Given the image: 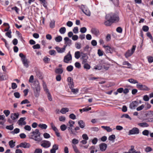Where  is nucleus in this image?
<instances>
[{"label":"nucleus","mask_w":153,"mask_h":153,"mask_svg":"<svg viewBox=\"0 0 153 153\" xmlns=\"http://www.w3.org/2000/svg\"><path fill=\"white\" fill-rule=\"evenodd\" d=\"M68 81V85L69 88H72L74 87V83L73 82V79L71 77H69L67 79Z\"/></svg>","instance_id":"17"},{"label":"nucleus","mask_w":153,"mask_h":153,"mask_svg":"<svg viewBox=\"0 0 153 153\" xmlns=\"http://www.w3.org/2000/svg\"><path fill=\"white\" fill-rule=\"evenodd\" d=\"M123 117H125L126 118H128L130 119H131V118L129 116V115L128 114H123L121 116V118H123Z\"/></svg>","instance_id":"58"},{"label":"nucleus","mask_w":153,"mask_h":153,"mask_svg":"<svg viewBox=\"0 0 153 153\" xmlns=\"http://www.w3.org/2000/svg\"><path fill=\"white\" fill-rule=\"evenodd\" d=\"M103 53L104 52L100 49H99L98 50L97 54L99 56H102L103 54Z\"/></svg>","instance_id":"50"},{"label":"nucleus","mask_w":153,"mask_h":153,"mask_svg":"<svg viewBox=\"0 0 153 153\" xmlns=\"http://www.w3.org/2000/svg\"><path fill=\"white\" fill-rule=\"evenodd\" d=\"M3 113L6 117H8L10 114V112L9 110H5L4 111Z\"/></svg>","instance_id":"49"},{"label":"nucleus","mask_w":153,"mask_h":153,"mask_svg":"<svg viewBox=\"0 0 153 153\" xmlns=\"http://www.w3.org/2000/svg\"><path fill=\"white\" fill-rule=\"evenodd\" d=\"M26 119L25 117H21L17 122V123L19 125L22 126L26 125V123L24 121Z\"/></svg>","instance_id":"13"},{"label":"nucleus","mask_w":153,"mask_h":153,"mask_svg":"<svg viewBox=\"0 0 153 153\" xmlns=\"http://www.w3.org/2000/svg\"><path fill=\"white\" fill-rule=\"evenodd\" d=\"M152 150V148L149 146H147L145 149V152H149L151 151Z\"/></svg>","instance_id":"52"},{"label":"nucleus","mask_w":153,"mask_h":153,"mask_svg":"<svg viewBox=\"0 0 153 153\" xmlns=\"http://www.w3.org/2000/svg\"><path fill=\"white\" fill-rule=\"evenodd\" d=\"M75 124V122L71 120H69L68 123L67 124V126H69L72 127L74 126V124Z\"/></svg>","instance_id":"30"},{"label":"nucleus","mask_w":153,"mask_h":153,"mask_svg":"<svg viewBox=\"0 0 153 153\" xmlns=\"http://www.w3.org/2000/svg\"><path fill=\"white\" fill-rule=\"evenodd\" d=\"M15 142H14L13 140H11L9 141V145L10 146V147L13 148L15 146Z\"/></svg>","instance_id":"33"},{"label":"nucleus","mask_w":153,"mask_h":153,"mask_svg":"<svg viewBox=\"0 0 153 153\" xmlns=\"http://www.w3.org/2000/svg\"><path fill=\"white\" fill-rule=\"evenodd\" d=\"M67 126L65 124H62L60 126V128L62 131H64L67 128Z\"/></svg>","instance_id":"48"},{"label":"nucleus","mask_w":153,"mask_h":153,"mask_svg":"<svg viewBox=\"0 0 153 153\" xmlns=\"http://www.w3.org/2000/svg\"><path fill=\"white\" fill-rule=\"evenodd\" d=\"M67 128L68 130L70 131V133L71 134H75V133L73 131V129L71 127L69 126H67Z\"/></svg>","instance_id":"32"},{"label":"nucleus","mask_w":153,"mask_h":153,"mask_svg":"<svg viewBox=\"0 0 153 153\" xmlns=\"http://www.w3.org/2000/svg\"><path fill=\"white\" fill-rule=\"evenodd\" d=\"M136 86L140 90L148 91L150 90V89L146 86L141 83L137 84Z\"/></svg>","instance_id":"6"},{"label":"nucleus","mask_w":153,"mask_h":153,"mask_svg":"<svg viewBox=\"0 0 153 153\" xmlns=\"http://www.w3.org/2000/svg\"><path fill=\"white\" fill-rule=\"evenodd\" d=\"M138 125L140 127H148L149 125L146 123H142L138 124Z\"/></svg>","instance_id":"29"},{"label":"nucleus","mask_w":153,"mask_h":153,"mask_svg":"<svg viewBox=\"0 0 153 153\" xmlns=\"http://www.w3.org/2000/svg\"><path fill=\"white\" fill-rule=\"evenodd\" d=\"M42 150L41 149H36L34 151V153H42Z\"/></svg>","instance_id":"62"},{"label":"nucleus","mask_w":153,"mask_h":153,"mask_svg":"<svg viewBox=\"0 0 153 153\" xmlns=\"http://www.w3.org/2000/svg\"><path fill=\"white\" fill-rule=\"evenodd\" d=\"M82 10L83 12L87 16H90L91 13L88 9H86L85 8L84 9H82Z\"/></svg>","instance_id":"22"},{"label":"nucleus","mask_w":153,"mask_h":153,"mask_svg":"<svg viewBox=\"0 0 153 153\" xmlns=\"http://www.w3.org/2000/svg\"><path fill=\"white\" fill-rule=\"evenodd\" d=\"M86 28L85 27L81 28L80 29V31L82 33H85L86 31Z\"/></svg>","instance_id":"59"},{"label":"nucleus","mask_w":153,"mask_h":153,"mask_svg":"<svg viewBox=\"0 0 153 153\" xmlns=\"http://www.w3.org/2000/svg\"><path fill=\"white\" fill-rule=\"evenodd\" d=\"M115 138V136L114 134H112L109 136L108 137V140L110 141L114 140Z\"/></svg>","instance_id":"43"},{"label":"nucleus","mask_w":153,"mask_h":153,"mask_svg":"<svg viewBox=\"0 0 153 153\" xmlns=\"http://www.w3.org/2000/svg\"><path fill=\"white\" fill-rule=\"evenodd\" d=\"M104 61L103 60H102L101 61V63L100 64H101L102 65V67H104V68L106 70H108L109 67L108 66H105V63H104Z\"/></svg>","instance_id":"27"},{"label":"nucleus","mask_w":153,"mask_h":153,"mask_svg":"<svg viewBox=\"0 0 153 153\" xmlns=\"http://www.w3.org/2000/svg\"><path fill=\"white\" fill-rule=\"evenodd\" d=\"M73 69V67L71 65L68 66L66 68L67 70L69 72L72 71Z\"/></svg>","instance_id":"44"},{"label":"nucleus","mask_w":153,"mask_h":153,"mask_svg":"<svg viewBox=\"0 0 153 153\" xmlns=\"http://www.w3.org/2000/svg\"><path fill=\"white\" fill-rule=\"evenodd\" d=\"M136 47V45H133L131 50H128L127 51L125 54V56L126 57H130L133 54L135 51Z\"/></svg>","instance_id":"5"},{"label":"nucleus","mask_w":153,"mask_h":153,"mask_svg":"<svg viewBox=\"0 0 153 153\" xmlns=\"http://www.w3.org/2000/svg\"><path fill=\"white\" fill-rule=\"evenodd\" d=\"M59 149V145L57 144H54L52 146V149L50 150L51 153H56V151Z\"/></svg>","instance_id":"15"},{"label":"nucleus","mask_w":153,"mask_h":153,"mask_svg":"<svg viewBox=\"0 0 153 153\" xmlns=\"http://www.w3.org/2000/svg\"><path fill=\"white\" fill-rule=\"evenodd\" d=\"M103 47L104 48L106 52L107 53H112L114 52L115 51V49L113 47L104 45L103 46Z\"/></svg>","instance_id":"4"},{"label":"nucleus","mask_w":153,"mask_h":153,"mask_svg":"<svg viewBox=\"0 0 153 153\" xmlns=\"http://www.w3.org/2000/svg\"><path fill=\"white\" fill-rule=\"evenodd\" d=\"M74 87H72V88H70L71 89V91L74 93V94H76L79 91V90L78 89H74L73 88Z\"/></svg>","instance_id":"41"},{"label":"nucleus","mask_w":153,"mask_h":153,"mask_svg":"<svg viewBox=\"0 0 153 153\" xmlns=\"http://www.w3.org/2000/svg\"><path fill=\"white\" fill-rule=\"evenodd\" d=\"M19 114L18 113L11 114L10 117L13 120H14L19 118Z\"/></svg>","instance_id":"20"},{"label":"nucleus","mask_w":153,"mask_h":153,"mask_svg":"<svg viewBox=\"0 0 153 153\" xmlns=\"http://www.w3.org/2000/svg\"><path fill=\"white\" fill-rule=\"evenodd\" d=\"M80 52L79 51H76L75 53V57L76 59H78L80 57Z\"/></svg>","instance_id":"39"},{"label":"nucleus","mask_w":153,"mask_h":153,"mask_svg":"<svg viewBox=\"0 0 153 153\" xmlns=\"http://www.w3.org/2000/svg\"><path fill=\"white\" fill-rule=\"evenodd\" d=\"M55 72L56 74H62L63 72V70L62 68H57L55 70Z\"/></svg>","instance_id":"24"},{"label":"nucleus","mask_w":153,"mask_h":153,"mask_svg":"<svg viewBox=\"0 0 153 153\" xmlns=\"http://www.w3.org/2000/svg\"><path fill=\"white\" fill-rule=\"evenodd\" d=\"M19 56L21 57V60L24 66L26 68H28L29 62L25 56L24 55L23 53H19Z\"/></svg>","instance_id":"3"},{"label":"nucleus","mask_w":153,"mask_h":153,"mask_svg":"<svg viewBox=\"0 0 153 153\" xmlns=\"http://www.w3.org/2000/svg\"><path fill=\"white\" fill-rule=\"evenodd\" d=\"M107 20L105 21L104 22V25L106 26H111L113 23L109 19H106Z\"/></svg>","instance_id":"23"},{"label":"nucleus","mask_w":153,"mask_h":153,"mask_svg":"<svg viewBox=\"0 0 153 153\" xmlns=\"http://www.w3.org/2000/svg\"><path fill=\"white\" fill-rule=\"evenodd\" d=\"M51 143L49 141L43 140L41 142V146L44 148H48L51 146Z\"/></svg>","instance_id":"8"},{"label":"nucleus","mask_w":153,"mask_h":153,"mask_svg":"<svg viewBox=\"0 0 153 153\" xmlns=\"http://www.w3.org/2000/svg\"><path fill=\"white\" fill-rule=\"evenodd\" d=\"M55 40L56 42H60L62 41V37L60 36H59L55 38Z\"/></svg>","instance_id":"38"},{"label":"nucleus","mask_w":153,"mask_h":153,"mask_svg":"<svg viewBox=\"0 0 153 153\" xmlns=\"http://www.w3.org/2000/svg\"><path fill=\"white\" fill-rule=\"evenodd\" d=\"M39 127L42 129H46L47 128V126L44 124H40L38 125Z\"/></svg>","instance_id":"28"},{"label":"nucleus","mask_w":153,"mask_h":153,"mask_svg":"<svg viewBox=\"0 0 153 153\" xmlns=\"http://www.w3.org/2000/svg\"><path fill=\"white\" fill-rule=\"evenodd\" d=\"M11 9L12 10H15L17 14L19 13V9L17 7L15 6L12 8Z\"/></svg>","instance_id":"53"},{"label":"nucleus","mask_w":153,"mask_h":153,"mask_svg":"<svg viewBox=\"0 0 153 153\" xmlns=\"http://www.w3.org/2000/svg\"><path fill=\"white\" fill-rule=\"evenodd\" d=\"M143 30L145 32H147L149 30V27L146 25H144L142 27Z\"/></svg>","instance_id":"47"},{"label":"nucleus","mask_w":153,"mask_h":153,"mask_svg":"<svg viewBox=\"0 0 153 153\" xmlns=\"http://www.w3.org/2000/svg\"><path fill=\"white\" fill-rule=\"evenodd\" d=\"M69 111V109L67 108H63L61 111L60 112L62 114H65L66 112H68Z\"/></svg>","instance_id":"26"},{"label":"nucleus","mask_w":153,"mask_h":153,"mask_svg":"<svg viewBox=\"0 0 153 153\" xmlns=\"http://www.w3.org/2000/svg\"><path fill=\"white\" fill-rule=\"evenodd\" d=\"M11 32L10 30H9L7 32L5 33V35L6 36H7L8 37L10 38H11L12 36L11 35Z\"/></svg>","instance_id":"51"},{"label":"nucleus","mask_w":153,"mask_h":153,"mask_svg":"<svg viewBox=\"0 0 153 153\" xmlns=\"http://www.w3.org/2000/svg\"><path fill=\"white\" fill-rule=\"evenodd\" d=\"M105 19H109L113 23L118 22L120 18L117 13H111L106 15Z\"/></svg>","instance_id":"2"},{"label":"nucleus","mask_w":153,"mask_h":153,"mask_svg":"<svg viewBox=\"0 0 153 153\" xmlns=\"http://www.w3.org/2000/svg\"><path fill=\"white\" fill-rule=\"evenodd\" d=\"M30 102L27 99H25L22 101L21 102L20 104L21 105L25 104H27L30 103Z\"/></svg>","instance_id":"56"},{"label":"nucleus","mask_w":153,"mask_h":153,"mask_svg":"<svg viewBox=\"0 0 153 153\" xmlns=\"http://www.w3.org/2000/svg\"><path fill=\"white\" fill-rule=\"evenodd\" d=\"M131 149H129L128 151L129 153H135L136 150L134 149V146H131Z\"/></svg>","instance_id":"34"},{"label":"nucleus","mask_w":153,"mask_h":153,"mask_svg":"<svg viewBox=\"0 0 153 153\" xmlns=\"http://www.w3.org/2000/svg\"><path fill=\"white\" fill-rule=\"evenodd\" d=\"M78 124L81 128H84L85 126V123L82 120H80L78 122Z\"/></svg>","instance_id":"21"},{"label":"nucleus","mask_w":153,"mask_h":153,"mask_svg":"<svg viewBox=\"0 0 153 153\" xmlns=\"http://www.w3.org/2000/svg\"><path fill=\"white\" fill-rule=\"evenodd\" d=\"M84 64V68L85 69H89L91 68V66L90 65L87 63H85Z\"/></svg>","instance_id":"40"},{"label":"nucleus","mask_w":153,"mask_h":153,"mask_svg":"<svg viewBox=\"0 0 153 153\" xmlns=\"http://www.w3.org/2000/svg\"><path fill=\"white\" fill-rule=\"evenodd\" d=\"M149 134V131L147 130H145L142 132V134L146 136H148Z\"/></svg>","instance_id":"63"},{"label":"nucleus","mask_w":153,"mask_h":153,"mask_svg":"<svg viewBox=\"0 0 153 153\" xmlns=\"http://www.w3.org/2000/svg\"><path fill=\"white\" fill-rule=\"evenodd\" d=\"M20 131V129L18 128H16L12 132V133L13 134H17L19 133Z\"/></svg>","instance_id":"45"},{"label":"nucleus","mask_w":153,"mask_h":153,"mask_svg":"<svg viewBox=\"0 0 153 153\" xmlns=\"http://www.w3.org/2000/svg\"><path fill=\"white\" fill-rule=\"evenodd\" d=\"M61 76L60 74L57 75L56 76V79L57 81H59L61 79Z\"/></svg>","instance_id":"64"},{"label":"nucleus","mask_w":153,"mask_h":153,"mask_svg":"<svg viewBox=\"0 0 153 153\" xmlns=\"http://www.w3.org/2000/svg\"><path fill=\"white\" fill-rule=\"evenodd\" d=\"M80 128H79V127L78 126H76L75 127L74 129H73V131L75 133V134H72L73 135H76L77 133H78V132L77 131L79 130H80Z\"/></svg>","instance_id":"37"},{"label":"nucleus","mask_w":153,"mask_h":153,"mask_svg":"<svg viewBox=\"0 0 153 153\" xmlns=\"http://www.w3.org/2000/svg\"><path fill=\"white\" fill-rule=\"evenodd\" d=\"M19 147L23 148L25 149L29 148L30 146V145L29 143H27L26 142H24L21 143L19 144Z\"/></svg>","instance_id":"12"},{"label":"nucleus","mask_w":153,"mask_h":153,"mask_svg":"<svg viewBox=\"0 0 153 153\" xmlns=\"http://www.w3.org/2000/svg\"><path fill=\"white\" fill-rule=\"evenodd\" d=\"M41 134L38 129H36L35 131L30 132L29 135V138L34 140L37 143L41 141L42 140L40 137Z\"/></svg>","instance_id":"1"},{"label":"nucleus","mask_w":153,"mask_h":153,"mask_svg":"<svg viewBox=\"0 0 153 153\" xmlns=\"http://www.w3.org/2000/svg\"><path fill=\"white\" fill-rule=\"evenodd\" d=\"M67 47V45H64L63 48H60L58 46H56L55 48L58 53H61L64 52Z\"/></svg>","instance_id":"11"},{"label":"nucleus","mask_w":153,"mask_h":153,"mask_svg":"<svg viewBox=\"0 0 153 153\" xmlns=\"http://www.w3.org/2000/svg\"><path fill=\"white\" fill-rule=\"evenodd\" d=\"M107 146V144L104 143H102L99 145L100 150L102 152L105 151L106 150Z\"/></svg>","instance_id":"16"},{"label":"nucleus","mask_w":153,"mask_h":153,"mask_svg":"<svg viewBox=\"0 0 153 153\" xmlns=\"http://www.w3.org/2000/svg\"><path fill=\"white\" fill-rule=\"evenodd\" d=\"M59 31L61 34H64L66 32V28L64 27H62L60 28Z\"/></svg>","instance_id":"36"},{"label":"nucleus","mask_w":153,"mask_h":153,"mask_svg":"<svg viewBox=\"0 0 153 153\" xmlns=\"http://www.w3.org/2000/svg\"><path fill=\"white\" fill-rule=\"evenodd\" d=\"M138 105V102L136 101H134L132 102L130 104V107L132 109L135 107L137 106Z\"/></svg>","instance_id":"19"},{"label":"nucleus","mask_w":153,"mask_h":153,"mask_svg":"<svg viewBox=\"0 0 153 153\" xmlns=\"http://www.w3.org/2000/svg\"><path fill=\"white\" fill-rule=\"evenodd\" d=\"M55 22L53 20L51 21V22L50 23V27L51 28H53L55 27Z\"/></svg>","instance_id":"42"},{"label":"nucleus","mask_w":153,"mask_h":153,"mask_svg":"<svg viewBox=\"0 0 153 153\" xmlns=\"http://www.w3.org/2000/svg\"><path fill=\"white\" fill-rule=\"evenodd\" d=\"M145 105H144L142 104L141 106L138 107L137 108V111H140L142 110L143 108L144 107Z\"/></svg>","instance_id":"61"},{"label":"nucleus","mask_w":153,"mask_h":153,"mask_svg":"<svg viewBox=\"0 0 153 153\" xmlns=\"http://www.w3.org/2000/svg\"><path fill=\"white\" fill-rule=\"evenodd\" d=\"M101 128L106 130L108 132H110L112 131V129L109 126H102Z\"/></svg>","instance_id":"25"},{"label":"nucleus","mask_w":153,"mask_h":153,"mask_svg":"<svg viewBox=\"0 0 153 153\" xmlns=\"http://www.w3.org/2000/svg\"><path fill=\"white\" fill-rule=\"evenodd\" d=\"M47 93L48 94L47 96L48 99L50 101H52V98L51 95L50 93L49 92V91L48 92H47Z\"/></svg>","instance_id":"54"},{"label":"nucleus","mask_w":153,"mask_h":153,"mask_svg":"<svg viewBox=\"0 0 153 153\" xmlns=\"http://www.w3.org/2000/svg\"><path fill=\"white\" fill-rule=\"evenodd\" d=\"M34 85H35V87L34 88V91L40 92V86L38 82H34Z\"/></svg>","instance_id":"18"},{"label":"nucleus","mask_w":153,"mask_h":153,"mask_svg":"<svg viewBox=\"0 0 153 153\" xmlns=\"http://www.w3.org/2000/svg\"><path fill=\"white\" fill-rule=\"evenodd\" d=\"M91 109V107H85L82 109H80V111L82 113V111H87Z\"/></svg>","instance_id":"35"},{"label":"nucleus","mask_w":153,"mask_h":153,"mask_svg":"<svg viewBox=\"0 0 153 153\" xmlns=\"http://www.w3.org/2000/svg\"><path fill=\"white\" fill-rule=\"evenodd\" d=\"M73 148L74 150L75 153H80V152L79 151L78 149L76 146L75 145L73 146Z\"/></svg>","instance_id":"46"},{"label":"nucleus","mask_w":153,"mask_h":153,"mask_svg":"<svg viewBox=\"0 0 153 153\" xmlns=\"http://www.w3.org/2000/svg\"><path fill=\"white\" fill-rule=\"evenodd\" d=\"M128 81L130 83L133 84L138 83V81L133 79L131 78L128 79Z\"/></svg>","instance_id":"31"},{"label":"nucleus","mask_w":153,"mask_h":153,"mask_svg":"<svg viewBox=\"0 0 153 153\" xmlns=\"http://www.w3.org/2000/svg\"><path fill=\"white\" fill-rule=\"evenodd\" d=\"M139 133V129L136 127H134L132 129L129 130L128 132V135L135 134H138Z\"/></svg>","instance_id":"10"},{"label":"nucleus","mask_w":153,"mask_h":153,"mask_svg":"<svg viewBox=\"0 0 153 153\" xmlns=\"http://www.w3.org/2000/svg\"><path fill=\"white\" fill-rule=\"evenodd\" d=\"M91 32L92 34L96 36H98L100 34L99 30L95 28H92L91 30Z\"/></svg>","instance_id":"14"},{"label":"nucleus","mask_w":153,"mask_h":153,"mask_svg":"<svg viewBox=\"0 0 153 153\" xmlns=\"http://www.w3.org/2000/svg\"><path fill=\"white\" fill-rule=\"evenodd\" d=\"M49 54L51 55H55L56 53V52L54 50H52L50 51L49 52Z\"/></svg>","instance_id":"57"},{"label":"nucleus","mask_w":153,"mask_h":153,"mask_svg":"<svg viewBox=\"0 0 153 153\" xmlns=\"http://www.w3.org/2000/svg\"><path fill=\"white\" fill-rule=\"evenodd\" d=\"M82 138L84 140H87L89 139V137H88V135H87V134H83L82 135Z\"/></svg>","instance_id":"55"},{"label":"nucleus","mask_w":153,"mask_h":153,"mask_svg":"<svg viewBox=\"0 0 153 153\" xmlns=\"http://www.w3.org/2000/svg\"><path fill=\"white\" fill-rule=\"evenodd\" d=\"M14 97L17 98H19L20 97V94L18 92H15L14 93Z\"/></svg>","instance_id":"60"},{"label":"nucleus","mask_w":153,"mask_h":153,"mask_svg":"<svg viewBox=\"0 0 153 153\" xmlns=\"http://www.w3.org/2000/svg\"><path fill=\"white\" fill-rule=\"evenodd\" d=\"M72 57L70 51H69L67 53V55L65 56L63 59V62L66 63H68L70 61H71Z\"/></svg>","instance_id":"7"},{"label":"nucleus","mask_w":153,"mask_h":153,"mask_svg":"<svg viewBox=\"0 0 153 153\" xmlns=\"http://www.w3.org/2000/svg\"><path fill=\"white\" fill-rule=\"evenodd\" d=\"M50 125L52 129L55 131L56 136L58 137H59L60 136V134L57 128L55 126L53 123L52 122L51 123Z\"/></svg>","instance_id":"9"}]
</instances>
